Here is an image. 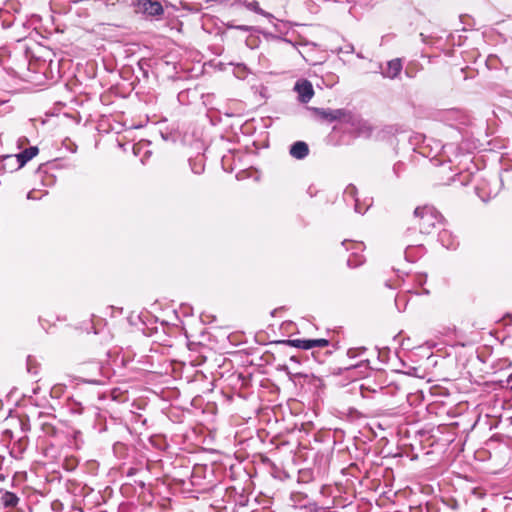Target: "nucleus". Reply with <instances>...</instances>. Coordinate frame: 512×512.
Segmentation results:
<instances>
[{
  "label": "nucleus",
  "instance_id": "nucleus-1",
  "mask_svg": "<svg viewBox=\"0 0 512 512\" xmlns=\"http://www.w3.org/2000/svg\"><path fill=\"white\" fill-rule=\"evenodd\" d=\"M416 217H420V232L429 234L441 221V215L432 207L416 208Z\"/></svg>",
  "mask_w": 512,
  "mask_h": 512
},
{
  "label": "nucleus",
  "instance_id": "nucleus-2",
  "mask_svg": "<svg viewBox=\"0 0 512 512\" xmlns=\"http://www.w3.org/2000/svg\"><path fill=\"white\" fill-rule=\"evenodd\" d=\"M314 112L322 119L327 120L329 122L333 121H345L350 122L352 120V115L350 112L344 109H323V108H314Z\"/></svg>",
  "mask_w": 512,
  "mask_h": 512
},
{
  "label": "nucleus",
  "instance_id": "nucleus-3",
  "mask_svg": "<svg viewBox=\"0 0 512 512\" xmlns=\"http://www.w3.org/2000/svg\"><path fill=\"white\" fill-rule=\"evenodd\" d=\"M288 345L303 349V350H309L314 347H326L328 346L329 342L326 339H292L287 340L286 342Z\"/></svg>",
  "mask_w": 512,
  "mask_h": 512
},
{
  "label": "nucleus",
  "instance_id": "nucleus-4",
  "mask_svg": "<svg viewBox=\"0 0 512 512\" xmlns=\"http://www.w3.org/2000/svg\"><path fill=\"white\" fill-rule=\"evenodd\" d=\"M295 90L299 95L300 101L303 103L309 102L314 95L312 84L307 80L297 82Z\"/></svg>",
  "mask_w": 512,
  "mask_h": 512
},
{
  "label": "nucleus",
  "instance_id": "nucleus-5",
  "mask_svg": "<svg viewBox=\"0 0 512 512\" xmlns=\"http://www.w3.org/2000/svg\"><path fill=\"white\" fill-rule=\"evenodd\" d=\"M138 8L150 16L159 15L163 12L161 4L152 0H139Z\"/></svg>",
  "mask_w": 512,
  "mask_h": 512
},
{
  "label": "nucleus",
  "instance_id": "nucleus-6",
  "mask_svg": "<svg viewBox=\"0 0 512 512\" xmlns=\"http://www.w3.org/2000/svg\"><path fill=\"white\" fill-rule=\"evenodd\" d=\"M402 70V62L400 59H393L387 63V69L383 72V75L387 78H396Z\"/></svg>",
  "mask_w": 512,
  "mask_h": 512
},
{
  "label": "nucleus",
  "instance_id": "nucleus-7",
  "mask_svg": "<svg viewBox=\"0 0 512 512\" xmlns=\"http://www.w3.org/2000/svg\"><path fill=\"white\" fill-rule=\"evenodd\" d=\"M308 153V145L302 141L295 142L290 148V155L296 159H303Z\"/></svg>",
  "mask_w": 512,
  "mask_h": 512
},
{
  "label": "nucleus",
  "instance_id": "nucleus-8",
  "mask_svg": "<svg viewBox=\"0 0 512 512\" xmlns=\"http://www.w3.org/2000/svg\"><path fill=\"white\" fill-rule=\"evenodd\" d=\"M38 151L37 147H30L17 154L16 160L18 162V168L23 167L28 161L34 158L38 154Z\"/></svg>",
  "mask_w": 512,
  "mask_h": 512
},
{
  "label": "nucleus",
  "instance_id": "nucleus-9",
  "mask_svg": "<svg viewBox=\"0 0 512 512\" xmlns=\"http://www.w3.org/2000/svg\"><path fill=\"white\" fill-rule=\"evenodd\" d=\"M2 501L6 507H14L17 505L19 499L15 494H13L11 492H6L2 496Z\"/></svg>",
  "mask_w": 512,
  "mask_h": 512
},
{
  "label": "nucleus",
  "instance_id": "nucleus-10",
  "mask_svg": "<svg viewBox=\"0 0 512 512\" xmlns=\"http://www.w3.org/2000/svg\"><path fill=\"white\" fill-rule=\"evenodd\" d=\"M245 5H246L247 9L254 11L258 14L265 15L264 11L260 8L258 2H256V1L247 2Z\"/></svg>",
  "mask_w": 512,
  "mask_h": 512
},
{
  "label": "nucleus",
  "instance_id": "nucleus-11",
  "mask_svg": "<svg viewBox=\"0 0 512 512\" xmlns=\"http://www.w3.org/2000/svg\"><path fill=\"white\" fill-rule=\"evenodd\" d=\"M362 262H363L362 259H357V260L354 261L351 257L348 258V260H347V264L350 267H356V266L360 265Z\"/></svg>",
  "mask_w": 512,
  "mask_h": 512
},
{
  "label": "nucleus",
  "instance_id": "nucleus-12",
  "mask_svg": "<svg viewBox=\"0 0 512 512\" xmlns=\"http://www.w3.org/2000/svg\"><path fill=\"white\" fill-rule=\"evenodd\" d=\"M355 192H356V188L354 186L347 187V189L345 191L346 194H350L353 197L355 195Z\"/></svg>",
  "mask_w": 512,
  "mask_h": 512
},
{
  "label": "nucleus",
  "instance_id": "nucleus-13",
  "mask_svg": "<svg viewBox=\"0 0 512 512\" xmlns=\"http://www.w3.org/2000/svg\"><path fill=\"white\" fill-rule=\"evenodd\" d=\"M355 210H356L357 212H359V206H358V203H357V202H356V204H355Z\"/></svg>",
  "mask_w": 512,
  "mask_h": 512
},
{
  "label": "nucleus",
  "instance_id": "nucleus-14",
  "mask_svg": "<svg viewBox=\"0 0 512 512\" xmlns=\"http://www.w3.org/2000/svg\"><path fill=\"white\" fill-rule=\"evenodd\" d=\"M5 160H9V159H12V156H5L4 158Z\"/></svg>",
  "mask_w": 512,
  "mask_h": 512
}]
</instances>
